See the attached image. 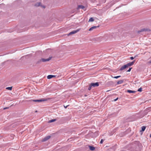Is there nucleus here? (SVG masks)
Returning a JSON list of instances; mask_svg holds the SVG:
<instances>
[{
	"label": "nucleus",
	"mask_w": 151,
	"mask_h": 151,
	"mask_svg": "<svg viewBox=\"0 0 151 151\" xmlns=\"http://www.w3.org/2000/svg\"><path fill=\"white\" fill-rule=\"evenodd\" d=\"M47 100L46 99H32L30 100V101H33L35 102H42V101H46Z\"/></svg>",
	"instance_id": "1"
},
{
	"label": "nucleus",
	"mask_w": 151,
	"mask_h": 151,
	"mask_svg": "<svg viewBox=\"0 0 151 151\" xmlns=\"http://www.w3.org/2000/svg\"><path fill=\"white\" fill-rule=\"evenodd\" d=\"M51 59V58H47V59H44L42 58L38 62V63H39L40 62L42 61L43 62H46L47 61H49Z\"/></svg>",
	"instance_id": "2"
},
{
	"label": "nucleus",
	"mask_w": 151,
	"mask_h": 151,
	"mask_svg": "<svg viewBox=\"0 0 151 151\" xmlns=\"http://www.w3.org/2000/svg\"><path fill=\"white\" fill-rule=\"evenodd\" d=\"M79 30H80L79 29H78L76 30H73V31L70 32L68 34V35H70L72 34H75V33H76L78 32L79 31Z\"/></svg>",
	"instance_id": "3"
},
{
	"label": "nucleus",
	"mask_w": 151,
	"mask_h": 151,
	"mask_svg": "<svg viewBox=\"0 0 151 151\" xmlns=\"http://www.w3.org/2000/svg\"><path fill=\"white\" fill-rule=\"evenodd\" d=\"M90 84L92 87H97L99 86V83L98 82H96V83H91Z\"/></svg>",
	"instance_id": "4"
},
{
	"label": "nucleus",
	"mask_w": 151,
	"mask_h": 151,
	"mask_svg": "<svg viewBox=\"0 0 151 151\" xmlns=\"http://www.w3.org/2000/svg\"><path fill=\"white\" fill-rule=\"evenodd\" d=\"M148 29H142L139 30L138 31V33H139L140 32L148 31Z\"/></svg>",
	"instance_id": "5"
},
{
	"label": "nucleus",
	"mask_w": 151,
	"mask_h": 151,
	"mask_svg": "<svg viewBox=\"0 0 151 151\" xmlns=\"http://www.w3.org/2000/svg\"><path fill=\"white\" fill-rule=\"evenodd\" d=\"M135 62V60H133V61L129 63H128V64H127L126 65H127V67H128L129 66H131L133 65L134 64V63Z\"/></svg>",
	"instance_id": "6"
},
{
	"label": "nucleus",
	"mask_w": 151,
	"mask_h": 151,
	"mask_svg": "<svg viewBox=\"0 0 151 151\" xmlns=\"http://www.w3.org/2000/svg\"><path fill=\"white\" fill-rule=\"evenodd\" d=\"M78 9H83L84 11H85L86 10V9L85 8V6L83 5H78Z\"/></svg>",
	"instance_id": "7"
},
{
	"label": "nucleus",
	"mask_w": 151,
	"mask_h": 151,
	"mask_svg": "<svg viewBox=\"0 0 151 151\" xmlns=\"http://www.w3.org/2000/svg\"><path fill=\"white\" fill-rule=\"evenodd\" d=\"M50 136H49L46 137L43 139L42 141L44 142V141H46L47 140L49 139L50 138Z\"/></svg>",
	"instance_id": "8"
},
{
	"label": "nucleus",
	"mask_w": 151,
	"mask_h": 151,
	"mask_svg": "<svg viewBox=\"0 0 151 151\" xmlns=\"http://www.w3.org/2000/svg\"><path fill=\"white\" fill-rule=\"evenodd\" d=\"M127 67H128L127 66V65H124V66H122L121 68H120V70H123L124 69H125Z\"/></svg>",
	"instance_id": "9"
},
{
	"label": "nucleus",
	"mask_w": 151,
	"mask_h": 151,
	"mask_svg": "<svg viewBox=\"0 0 151 151\" xmlns=\"http://www.w3.org/2000/svg\"><path fill=\"white\" fill-rule=\"evenodd\" d=\"M55 76L52 75H49L47 76V78L48 79H51L53 77H55Z\"/></svg>",
	"instance_id": "10"
},
{
	"label": "nucleus",
	"mask_w": 151,
	"mask_h": 151,
	"mask_svg": "<svg viewBox=\"0 0 151 151\" xmlns=\"http://www.w3.org/2000/svg\"><path fill=\"white\" fill-rule=\"evenodd\" d=\"M99 27V26H93L91 27L89 30V31L92 30L93 29H96Z\"/></svg>",
	"instance_id": "11"
},
{
	"label": "nucleus",
	"mask_w": 151,
	"mask_h": 151,
	"mask_svg": "<svg viewBox=\"0 0 151 151\" xmlns=\"http://www.w3.org/2000/svg\"><path fill=\"white\" fill-rule=\"evenodd\" d=\"M127 92L129 93H135L136 91H132L130 90H127Z\"/></svg>",
	"instance_id": "12"
},
{
	"label": "nucleus",
	"mask_w": 151,
	"mask_h": 151,
	"mask_svg": "<svg viewBox=\"0 0 151 151\" xmlns=\"http://www.w3.org/2000/svg\"><path fill=\"white\" fill-rule=\"evenodd\" d=\"M141 128H142V129L141 130H140V132H143L145 131V129H146V127L145 126H143Z\"/></svg>",
	"instance_id": "13"
},
{
	"label": "nucleus",
	"mask_w": 151,
	"mask_h": 151,
	"mask_svg": "<svg viewBox=\"0 0 151 151\" xmlns=\"http://www.w3.org/2000/svg\"><path fill=\"white\" fill-rule=\"evenodd\" d=\"M89 147L90 149L91 150H93L95 149V148L94 147L90 146H89Z\"/></svg>",
	"instance_id": "14"
},
{
	"label": "nucleus",
	"mask_w": 151,
	"mask_h": 151,
	"mask_svg": "<svg viewBox=\"0 0 151 151\" xmlns=\"http://www.w3.org/2000/svg\"><path fill=\"white\" fill-rule=\"evenodd\" d=\"M123 81H124L123 80H121L120 81H119L117 82V84L118 85H119V84H122L123 82Z\"/></svg>",
	"instance_id": "15"
},
{
	"label": "nucleus",
	"mask_w": 151,
	"mask_h": 151,
	"mask_svg": "<svg viewBox=\"0 0 151 151\" xmlns=\"http://www.w3.org/2000/svg\"><path fill=\"white\" fill-rule=\"evenodd\" d=\"M41 4V3L40 2H38L35 5V6H40Z\"/></svg>",
	"instance_id": "16"
},
{
	"label": "nucleus",
	"mask_w": 151,
	"mask_h": 151,
	"mask_svg": "<svg viewBox=\"0 0 151 151\" xmlns=\"http://www.w3.org/2000/svg\"><path fill=\"white\" fill-rule=\"evenodd\" d=\"M94 19H93V18L92 17H91V18H90V19H89L88 22H93L94 21Z\"/></svg>",
	"instance_id": "17"
},
{
	"label": "nucleus",
	"mask_w": 151,
	"mask_h": 151,
	"mask_svg": "<svg viewBox=\"0 0 151 151\" xmlns=\"http://www.w3.org/2000/svg\"><path fill=\"white\" fill-rule=\"evenodd\" d=\"M12 87H7L6 88V89L9 90H12Z\"/></svg>",
	"instance_id": "18"
},
{
	"label": "nucleus",
	"mask_w": 151,
	"mask_h": 151,
	"mask_svg": "<svg viewBox=\"0 0 151 151\" xmlns=\"http://www.w3.org/2000/svg\"><path fill=\"white\" fill-rule=\"evenodd\" d=\"M56 120V119H51L49 121V122H52L55 121Z\"/></svg>",
	"instance_id": "19"
},
{
	"label": "nucleus",
	"mask_w": 151,
	"mask_h": 151,
	"mask_svg": "<svg viewBox=\"0 0 151 151\" xmlns=\"http://www.w3.org/2000/svg\"><path fill=\"white\" fill-rule=\"evenodd\" d=\"M92 87V86H91V84H90V85H89V87L88 88V90H91V87Z\"/></svg>",
	"instance_id": "20"
},
{
	"label": "nucleus",
	"mask_w": 151,
	"mask_h": 151,
	"mask_svg": "<svg viewBox=\"0 0 151 151\" xmlns=\"http://www.w3.org/2000/svg\"><path fill=\"white\" fill-rule=\"evenodd\" d=\"M137 56V55L135 56L134 57H131L130 58L131 60H132L134 59Z\"/></svg>",
	"instance_id": "21"
},
{
	"label": "nucleus",
	"mask_w": 151,
	"mask_h": 151,
	"mask_svg": "<svg viewBox=\"0 0 151 151\" xmlns=\"http://www.w3.org/2000/svg\"><path fill=\"white\" fill-rule=\"evenodd\" d=\"M142 91V88H139L138 90V91L139 92H141Z\"/></svg>",
	"instance_id": "22"
},
{
	"label": "nucleus",
	"mask_w": 151,
	"mask_h": 151,
	"mask_svg": "<svg viewBox=\"0 0 151 151\" xmlns=\"http://www.w3.org/2000/svg\"><path fill=\"white\" fill-rule=\"evenodd\" d=\"M120 77H121V76H114V78H115L117 79L118 78Z\"/></svg>",
	"instance_id": "23"
},
{
	"label": "nucleus",
	"mask_w": 151,
	"mask_h": 151,
	"mask_svg": "<svg viewBox=\"0 0 151 151\" xmlns=\"http://www.w3.org/2000/svg\"><path fill=\"white\" fill-rule=\"evenodd\" d=\"M104 140L103 139H102L101 140V141H100V144H102V143H103V142H104Z\"/></svg>",
	"instance_id": "24"
},
{
	"label": "nucleus",
	"mask_w": 151,
	"mask_h": 151,
	"mask_svg": "<svg viewBox=\"0 0 151 151\" xmlns=\"http://www.w3.org/2000/svg\"><path fill=\"white\" fill-rule=\"evenodd\" d=\"M132 68H129V69L127 70V72H130L131 71Z\"/></svg>",
	"instance_id": "25"
},
{
	"label": "nucleus",
	"mask_w": 151,
	"mask_h": 151,
	"mask_svg": "<svg viewBox=\"0 0 151 151\" xmlns=\"http://www.w3.org/2000/svg\"><path fill=\"white\" fill-rule=\"evenodd\" d=\"M118 99V98L117 97V98L116 99H114V101H117Z\"/></svg>",
	"instance_id": "26"
},
{
	"label": "nucleus",
	"mask_w": 151,
	"mask_h": 151,
	"mask_svg": "<svg viewBox=\"0 0 151 151\" xmlns=\"http://www.w3.org/2000/svg\"><path fill=\"white\" fill-rule=\"evenodd\" d=\"M9 108V107H6V108H4V109H8Z\"/></svg>",
	"instance_id": "27"
},
{
	"label": "nucleus",
	"mask_w": 151,
	"mask_h": 151,
	"mask_svg": "<svg viewBox=\"0 0 151 151\" xmlns=\"http://www.w3.org/2000/svg\"><path fill=\"white\" fill-rule=\"evenodd\" d=\"M148 63H151V60L149 61L148 62Z\"/></svg>",
	"instance_id": "28"
},
{
	"label": "nucleus",
	"mask_w": 151,
	"mask_h": 151,
	"mask_svg": "<svg viewBox=\"0 0 151 151\" xmlns=\"http://www.w3.org/2000/svg\"><path fill=\"white\" fill-rule=\"evenodd\" d=\"M150 137H151V134H150Z\"/></svg>",
	"instance_id": "29"
},
{
	"label": "nucleus",
	"mask_w": 151,
	"mask_h": 151,
	"mask_svg": "<svg viewBox=\"0 0 151 151\" xmlns=\"http://www.w3.org/2000/svg\"><path fill=\"white\" fill-rule=\"evenodd\" d=\"M121 151H126L124 150H121Z\"/></svg>",
	"instance_id": "30"
},
{
	"label": "nucleus",
	"mask_w": 151,
	"mask_h": 151,
	"mask_svg": "<svg viewBox=\"0 0 151 151\" xmlns=\"http://www.w3.org/2000/svg\"><path fill=\"white\" fill-rule=\"evenodd\" d=\"M68 106H65V108H67V107Z\"/></svg>",
	"instance_id": "31"
},
{
	"label": "nucleus",
	"mask_w": 151,
	"mask_h": 151,
	"mask_svg": "<svg viewBox=\"0 0 151 151\" xmlns=\"http://www.w3.org/2000/svg\"><path fill=\"white\" fill-rule=\"evenodd\" d=\"M43 7H44V8H45V6H43Z\"/></svg>",
	"instance_id": "32"
},
{
	"label": "nucleus",
	"mask_w": 151,
	"mask_h": 151,
	"mask_svg": "<svg viewBox=\"0 0 151 151\" xmlns=\"http://www.w3.org/2000/svg\"><path fill=\"white\" fill-rule=\"evenodd\" d=\"M37 112V111H36V112Z\"/></svg>",
	"instance_id": "33"
}]
</instances>
